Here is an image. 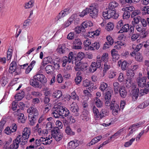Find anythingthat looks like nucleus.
<instances>
[{
	"instance_id": "1",
	"label": "nucleus",
	"mask_w": 149,
	"mask_h": 149,
	"mask_svg": "<svg viewBox=\"0 0 149 149\" xmlns=\"http://www.w3.org/2000/svg\"><path fill=\"white\" fill-rule=\"evenodd\" d=\"M38 81L43 84H45L47 82V79L43 74H38L33 76V79H30L29 83L34 87L41 88V84H40Z\"/></svg>"
},
{
	"instance_id": "2",
	"label": "nucleus",
	"mask_w": 149,
	"mask_h": 149,
	"mask_svg": "<svg viewBox=\"0 0 149 149\" xmlns=\"http://www.w3.org/2000/svg\"><path fill=\"white\" fill-rule=\"evenodd\" d=\"M99 5L98 4L94 3L89 6L88 8L90 11V16L93 18H95L98 16Z\"/></svg>"
},
{
	"instance_id": "3",
	"label": "nucleus",
	"mask_w": 149,
	"mask_h": 149,
	"mask_svg": "<svg viewBox=\"0 0 149 149\" xmlns=\"http://www.w3.org/2000/svg\"><path fill=\"white\" fill-rule=\"evenodd\" d=\"M64 108L63 107L57 106L54 108L52 114L56 118H58L60 116L63 118Z\"/></svg>"
},
{
	"instance_id": "4",
	"label": "nucleus",
	"mask_w": 149,
	"mask_h": 149,
	"mask_svg": "<svg viewBox=\"0 0 149 149\" xmlns=\"http://www.w3.org/2000/svg\"><path fill=\"white\" fill-rule=\"evenodd\" d=\"M27 112L29 113L28 117L34 118H38V112L36 108L31 107L27 109Z\"/></svg>"
},
{
	"instance_id": "5",
	"label": "nucleus",
	"mask_w": 149,
	"mask_h": 149,
	"mask_svg": "<svg viewBox=\"0 0 149 149\" xmlns=\"http://www.w3.org/2000/svg\"><path fill=\"white\" fill-rule=\"evenodd\" d=\"M135 73L134 70L131 69H129L127 70L126 75L127 77V79L126 80L127 82L129 83L130 85V86L132 85V80L134 78Z\"/></svg>"
},
{
	"instance_id": "6",
	"label": "nucleus",
	"mask_w": 149,
	"mask_h": 149,
	"mask_svg": "<svg viewBox=\"0 0 149 149\" xmlns=\"http://www.w3.org/2000/svg\"><path fill=\"white\" fill-rule=\"evenodd\" d=\"M147 77H139L136 80L137 84L139 87L143 88L146 85Z\"/></svg>"
},
{
	"instance_id": "7",
	"label": "nucleus",
	"mask_w": 149,
	"mask_h": 149,
	"mask_svg": "<svg viewBox=\"0 0 149 149\" xmlns=\"http://www.w3.org/2000/svg\"><path fill=\"white\" fill-rule=\"evenodd\" d=\"M56 50L59 53L63 54L68 53L69 51L68 48L64 44L59 45Z\"/></svg>"
},
{
	"instance_id": "8",
	"label": "nucleus",
	"mask_w": 149,
	"mask_h": 149,
	"mask_svg": "<svg viewBox=\"0 0 149 149\" xmlns=\"http://www.w3.org/2000/svg\"><path fill=\"white\" fill-rule=\"evenodd\" d=\"M70 110L72 112L74 116H77L79 115V109L77 104H72L70 108Z\"/></svg>"
},
{
	"instance_id": "9",
	"label": "nucleus",
	"mask_w": 149,
	"mask_h": 149,
	"mask_svg": "<svg viewBox=\"0 0 149 149\" xmlns=\"http://www.w3.org/2000/svg\"><path fill=\"white\" fill-rule=\"evenodd\" d=\"M21 138V135H19L13 141V143L10 146L13 149H17L19 147V143H20V139Z\"/></svg>"
},
{
	"instance_id": "10",
	"label": "nucleus",
	"mask_w": 149,
	"mask_h": 149,
	"mask_svg": "<svg viewBox=\"0 0 149 149\" xmlns=\"http://www.w3.org/2000/svg\"><path fill=\"white\" fill-rule=\"evenodd\" d=\"M93 26V23L91 21H86L83 22L81 24V31L85 32L86 29L87 27L92 26Z\"/></svg>"
},
{
	"instance_id": "11",
	"label": "nucleus",
	"mask_w": 149,
	"mask_h": 149,
	"mask_svg": "<svg viewBox=\"0 0 149 149\" xmlns=\"http://www.w3.org/2000/svg\"><path fill=\"white\" fill-rule=\"evenodd\" d=\"M17 63L15 61H13L10 65V67L9 68V72L10 73L12 74L13 72L16 71L17 74H19L20 73V71L17 72V69L16 68Z\"/></svg>"
},
{
	"instance_id": "12",
	"label": "nucleus",
	"mask_w": 149,
	"mask_h": 149,
	"mask_svg": "<svg viewBox=\"0 0 149 149\" xmlns=\"http://www.w3.org/2000/svg\"><path fill=\"white\" fill-rule=\"evenodd\" d=\"M87 66L86 63H82L79 62L77 64H76L74 68L76 71H79L80 70H86Z\"/></svg>"
},
{
	"instance_id": "13",
	"label": "nucleus",
	"mask_w": 149,
	"mask_h": 149,
	"mask_svg": "<svg viewBox=\"0 0 149 149\" xmlns=\"http://www.w3.org/2000/svg\"><path fill=\"white\" fill-rule=\"evenodd\" d=\"M143 46V44L140 43L137 45H134L132 46V49L133 51L131 53V55L133 56L134 54L138 53V52L141 48Z\"/></svg>"
},
{
	"instance_id": "14",
	"label": "nucleus",
	"mask_w": 149,
	"mask_h": 149,
	"mask_svg": "<svg viewBox=\"0 0 149 149\" xmlns=\"http://www.w3.org/2000/svg\"><path fill=\"white\" fill-rule=\"evenodd\" d=\"M82 42L81 40L79 38L75 39L73 43L74 48L75 49H79L81 48Z\"/></svg>"
},
{
	"instance_id": "15",
	"label": "nucleus",
	"mask_w": 149,
	"mask_h": 149,
	"mask_svg": "<svg viewBox=\"0 0 149 149\" xmlns=\"http://www.w3.org/2000/svg\"><path fill=\"white\" fill-rule=\"evenodd\" d=\"M108 13L110 19L112 18L113 19H116L118 18L119 16L118 13H116L115 10L108 9Z\"/></svg>"
},
{
	"instance_id": "16",
	"label": "nucleus",
	"mask_w": 149,
	"mask_h": 149,
	"mask_svg": "<svg viewBox=\"0 0 149 149\" xmlns=\"http://www.w3.org/2000/svg\"><path fill=\"white\" fill-rule=\"evenodd\" d=\"M41 141L40 139H36L35 140L33 144L32 145L31 144L29 146H27L26 148H28V149H34L35 148H36L38 147L41 144Z\"/></svg>"
},
{
	"instance_id": "17",
	"label": "nucleus",
	"mask_w": 149,
	"mask_h": 149,
	"mask_svg": "<svg viewBox=\"0 0 149 149\" xmlns=\"http://www.w3.org/2000/svg\"><path fill=\"white\" fill-rule=\"evenodd\" d=\"M110 109H112V113H118L120 110L119 106L118 104H113V102L111 103Z\"/></svg>"
},
{
	"instance_id": "18",
	"label": "nucleus",
	"mask_w": 149,
	"mask_h": 149,
	"mask_svg": "<svg viewBox=\"0 0 149 149\" xmlns=\"http://www.w3.org/2000/svg\"><path fill=\"white\" fill-rule=\"evenodd\" d=\"M31 133L30 129L26 127L24 129V130L22 133V136L24 138H29Z\"/></svg>"
},
{
	"instance_id": "19",
	"label": "nucleus",
	"mask_w": 149,
	"mask_h": 149,
	"mask_svg": "<svg viewBox=\"0 0 149 149\" xmlns=\"http://www.w3.org/2000/svg\"><path fill=\"white\" fill-rule=\"evenodd\" d=\"M100 46V45L99 42H95L92 43L91 45L88 47V49L90 50H93L95 49L97 50L99 48Z\"/></svg>"
},
{
	"instance_id": "20",
	"label": "nucleus",
	"mask_w": 149,
	"mask_h": 149,
	"mask_svg": "<svg viewBox=\"0 0 149 149\" xmlns=\"http://www.w3.org/2000/svg\"><path fill=\"white\" fill-rule=\"evenodd\" d=\"M130 25L129 24H125L122 28H120V29L119 31L120 33H123V32H127L129 29Z\"/></svg>"
},
{
	"instance_id": "21",
	"label": "nucleus",
	"mask_w": 149,
	"mask_h": 149,
	"mask_svg": "<svg viewBox=\"0 0 149 149\" xmlns=\"http://www.w3.org/2000/svg\"><path fill=\"white\" fill-rule=\"evenodd\" d=\"M81 72L78 71L76 74V77L75 79V82L77 85L79 84L82 79V77L80 75L81 74Z\"/></svg>"
},
{
	"instance_id": "22",
	"label": "nucleus",
	"mask_w": 149,
	"mask_h": 149,
	"mask_svg": "<svg viewBox=\"0 0 149 149\" xmlns=\"http://www.w3.org/2000/svg\"><path fill=\"white\" fill-rule=\"evenodd\" d=\"M119 92L122 97L124 98L126 96L127 92L125 89V87H120V88Z\"/></svg>"
},
{
	"instance_id": "23",
	"label": "nucleus",
	"mask_w": 149,
	"mask_h": 149,
	"mask_svg": "<svg viewBox=\"0 0 149 149\" xmlns=\"http://www.w3.org/2000/svg\"><path fill=\"white\" fill-rule=\"evenodd\" d=\"M77 142V141L76 140L70 141L68 143L69 148L71 149L75 148L79 145Z\"/></svg>"
},
{
	"instance_id": "24",
	"label": "nucleus",
	"mask_w": 149,
	"mask_h": 149,
	"mask_svg": "<svg viewBox=\"0 0 149 149\" xmlns=\"http://www.w3.org/2000/svg\"><path fill=\"white\" fill-rule=\"evenodd\" d=\"M118 5V3L115 1H112L109 3L107 9L115 10V8L117 7Z\"/></svg>"
},
{
	"instance_id": "25",
	"label": "nucleus",
	"mask_w": 149,
	"mask_h": 149,
	"mask_svg": "<svg viewBox=\"0 0 149 149\" xmlns=\"http://www.w3.org/2000/svg\"><path fill=\"white\" fill-rule=\"evenodd\" d=\"M108 114V112L105 111V109H102L100 111V113H99L98 115H97V118L102 119L103 117L107 116Z\"/></svg>"
},
{
	"instance_id": "26",
	"label": "nucleus",
	"mask_w": 149,
	"mask_h": 149,
	"mask_svg": "<svg viewBox=\"0 0 149 149\" xmlns=\"http://www.w3.org/2000/svg\"><path fill=\"white\" fill-rule=\"evenodd\" d=\"M24 92L22 91L21 93L17 94L15 96V98L16 100H20L24 97Z\"/></svg>"
},
{
	"instance_id": "27",
	"label": "nucleus",
	"mask_w": 149,
	"mask_h": 149,
	"mask_svg": "<svg viewBox=\"0 0 149 149\" xmlns=\"http://www.w3.org/2000/svg\"><path fill=\"white\" fill-rule=\"evenodd\" d=\"M55 68L52 65H47L45 67V70L47 73L51 74L54 69Z\"/></svg>"
},
{
	"instance_id": "28",
	"label": "nucleus",
	"mask_w": 149,
	"mask_h": 149,
	"mask_svg": "<svg viewBox=\"0 0 149 149\" xmlns=\"http://www.w3.org/2000/svg\"><path fill=\"white\" fill-rule=\"evenodd\" d=\"M41 144L45 145L50 144L52 142V140H50V139H46L45 138L42 137L40 138Z\"/></svg>"
},
{
	"instance_id": "29",
	"label": "nucleus",
	"mask_w": 149,
	"mask_h": 149,
	"mask_svg": "<svg viewBox=\"0 0 149 149\" xmlns=\"http://www.w3.org/2000/svg\"><path fill=\"white\" fill-rule=\"evenodd\" d=\"M82 112V114L81 115V117L82 118V119L83 120H88L89 119V118L88 116V112L86 110H85L84 109Z\"/></svg>"
},
{
	"instance_id": "30",
	"label": "nucleus",
	"mask_w": 149,
	"mask_h": 149,
	"mask_svg": "<svg viewBox=\"0 0 149 149\" xmlns=\"http://www.w3.org/2000/svg\"><path fill=\"white\" fill-rule=\"evenodd\" d=\"M141 17L139 16H137L136 17H134L133 19L134 21H132V23L133 26H135L136 24H137L139 22L141 21Z\"/></svg>"
},
{
	"instance_id": "31",
	"label": "nucleus",
	"mask_w": 149,
	"mask_h": 149,
	"mask_svg": "<svg viewBox=\"0 0 149 149\" xmlns=\"http://www.w3.org/2000/svg\"><path fill=\"white\" fill-rule=\"evenodd\" d=\"M51 133L52 137L54 136V135H55V136L57 135L58 134H62L61 132H60L59 129L58 127L54 128L53 130L52 131Z\"/></svg>"
},
{
	"instance_id": "32",
	"label": "nucleus",
	"mask_w": 149,
	"mask_h": 149,
	"mask_svg": "<svg viewBox=\"0 0 149 149\" xmlns=\"http://www.w3.org/2000/svg\"><path fill=\"white\" fill-rule=\"evenodd\" d=\"M139 89L138 88L134 90L132 94V98L134 101L137 100L138 97V93Z\"/></svg>"
},
{
	"instance_id": "33",
	"label": "nucleus",
	"mask_w": 149,
	"mask_h": 149,
	"mask_svg": "<svg viewBox=\"0 0 149 149\" xmlns=\"http://www.w3.org/2000/svg\"><path fill=\"white\" fill-rule=\"evenodd\" d=\"M17 115L18 116V120L19 122L21 123H24L26 119L24 116V115L23 113H18L17 114Z\"/></svg>"
},
{
	"instance_id": "34",
	"label": "nucleus",
	"mask_w": 149,
	"mask_h": 149,
	"mask_svg": "<svg viewBox=\"0 0 149 149\" xmlns=\"http://www.w3.org/2000/svg\"><path fill=\"white\" fill-rule=\"evenodd\" d=\"M62 95V93L61 91L57 90L53 93L52 96L54 98H58L60 97Z\"/></svg>"
},
{
	"instance_id": "35",
	"label": "nucleus",
	"mask_w": 149,
	"mask_h": 149,
	"mask_svg": "<svg viewBox=\"0 0 149 149\" xmlns=\"http://www.w3.org/2000/svg\"><path fill=\"white\" fill-rule=\"evenodd\" d=\"M65 132L67 134L70 136L74 135L75 134V132L72 131L69 126H68L66 127Z\"/></svg>"
},
{
	"instance_id": "36",
	"label": "nucleus",
	"mask_w": 149,
	"mask_h": 149,
	"mask_svg": "<svg viewBox=\"0 0 149 149\" xmlns=\"http://www.w3.org/2000/svg\"><path fill=\"white\" fill-rule=\"evenodd\" d=\"M73 19L72 17L68 19L63 24V28H66L68 27L72 22Z\"/></svg>"
},
{
	"instance_id": "37",
	"label": "nucleus",
	"mask_w": 149,
	"mask_h": 149,
	"mask_svg": "<svg viewBox=\"0 0 149 149\" xmlns=\"http://www.w3.org/2000/svg\"><path fill=\"white\" fill-rule=\"evenodd\" d=\"M97 68H97L95 62H93L89 68V70L91 72H93L96 71Z\"/></svg>"
},
{
	"instance_id": "38",
	"label": "nucleus",
	"mask_w": 149,
	"mask_h": 149,
	"mask_svg": "<svg viewBox=\"0 0 149 149\" xmlns=\"http://www.w3.org/2000/svg\"><path fill=\"white\" fill-rule=\"evenodd\" d=\"M135 55V58L138 61L141 62L143 61V58L142 55L140 53H137L136 54H134Z\"/></svg>"
},
{
	"instance_id": "39",
	"label": "nucleus",
	"mask_w": 149,
	"mask_h": 149,
	"mask_svg": "<svg viewBox=\"0 0 149 149\" xmlns=\"http://www.w3.org/2000/svg\"><path fill=\"white\" fill-rule=\"evenodd\" d=\"M114 90L116 93H118L119 92L120 88V85L119 83L117 82H115L113 83Z\"/></svg>"
},
{
	"instance_id": "40",
	"label": "nucleus",
	"mask_w": 149,
	"mask_h": 149,
	"mask_svg": "<svg viewBox=\"0 0 149 149\" xmlns=\"http://www.w3.org/2000/svg\"><path fill=\"white\" fill-rule=\"evenodd\" d=\"M95 101V104L98 107L100 108L102 106V102L98 98L96 97Z\"/></svg>"
},
{
	"instance_id": "41",
	"label": "nucleus",
	"mask_w": 149,
	"mask_h": 149,
	"mask_svg": "<svg viewBox=\"0 0 149 149\" xmlns=\"http://www.w3.org/2000/svg\"><path fill=\"white\" fill-rule=\"evenodd\" d=\"M34 1L33 0H31L25 4V8H32L33 6Z\"/></svg>"
},
{
	"instance_id": "42",
	"label": "nucleus",
	"mask_w": 149,
	"mask_h": 149,
	"mask_svg": "<svg viewBox=\"0 0 149 149\" xmlns=\"http://www.w3.org/2000/svg\"><path fill=\"white\" fill-rule=\"evenodd\" d=\"M128 63L126 61H123L121 64V67L123 70H126L128 67Z\"/></svg>"
},
{
	"instance_id": "43",
	"label": "nucleus",
	"mask_w": 149,
	"mask_h": 149,
	"mask_svg": "<svg viewBox=\"0 0 149 149\" xmlns=\"http://www.w3.org/2000/svg\"><path fill=\"white\" fill-rule=\"evenodd\" d=\"M107 86L108 84H107L104 82H102L101 83L99 88L101 91H103L106 89Z\"/></svg>"
},
{
	"instance_id": "44",
	"label": "nucleus",
	"mask_w": 149,
	"mask_h": 149,
	"mask_svg": "<svg viewBox=\"0 0 149 149\" xmlns=\"http://www.w3.org/2000/svg\"><path fill=\"white\" fill-rule=\"evenodd\" d=\"M108 59V54L107 53H104L102 56L101 60L104 61V63L107 62Z\"/></svg>"
},
{
	"instance_id": "45",
	"label": "nucleus",
	"mask_w": 149,
	"mask_h": 149,
	"mask_svg": "<svg viewBox=\"0 0 149 149\" xmlns=\"http://www.w3.org/2000/svg\"><path fill=\"white\" fill-rule=\"evenodd\" d=\"M66 15H65V14L63 13V12L62 10L58 13V15L55 18V19L57 21L59 19L63 18Z\"/></svg>"
},
{
	"instance_id": "46",
	"label": "nucleus",
	"mask_w": 149,
	"mask_h": 149,
	"mask_svg": "<svg viewBox=\"0 0 149 149\" xmlns=\"http://www.w3.org/2000/svg\"><path fill=\"white\" fill-rule=\"evenodd\" d=\"M89 10L88 8H86L80 13L79 16L81 17H84L90 13V11H89Z\"/></svg>"
},
{
	"instance_id": "47",
	"label": "nucleus",
	"mask_w": 149,
	"mask_h": 149,
	"mask_svg": "<svg viewBox=\"0 0 149 149\" xmlns=\"http://www.w3.org/2000/svg\"><path fill=\"white\" fill-rule=\"evenodd\" d=\"M114 27V25L113 23L111 22H109L107 24L106 29L108 31H110L113 29Z\"/></svg>"
},
{
	"instance_id": "48",
	"label": "nucleus",
	"mask_w": 149,
	"mask_h": 149,
	"mask_svg": "<svg viewBox=\"0 0 149 149\" xmlns=\"http://www.w3.org/2000/svg\"><path fill=\"white\" fill-rule=\"evenodd\" d=\"M135 138H132L130 139L129 141L126 142L124 145V146L127 147L131 146L132 143L135 141Z\"/></svg>"
},
{
	"instance_id": "49",
	"label": "nucleus",
	"mask_w": 149,
	"mask_h": 149,
	"mask_svg": "<svg viewBox=\"0 0 149 149\" xmlns=\"http://www.w3.org/2000/svg\"><path fill=\"white\" fill-rule=\"evenodd\" d=\"M63 118H64V116L66 117L67 116H70V111L67 109H65L64 108V110H63Z\"/></svg>"
},
{
	"instance_id": "50",
	"label": "nucleus",
	"mask_w": 149,
	"mask_h": 149,
	"mask_svg": "<svg viewBox=\"0 0 149 149\" xmlns=\"http://www.w3.org/2000/svg\"><path fill=\"white\" fill-rule=\"evenodd\" d=\"M107 41L106 43H109L110 45H112L113 44L114 41L113 39L110 36H108L106 37Z\"/></svg>"
},
{
	"instance_id": "51",
	"label": "nucleus",
	"mask_w": 149,
	"mask_h": 149,
	"mask_svg": "<svg viewBox=\"0 0 149 149\" xmlns=\"http://www.w3.org/2000/svg\"><path fill=\"white\" fill-rule=\"evenodd\" d=\"M25 104L22 102H20L17 107V108H19V109H17V112L19 113L20 111V110H23L25 107Z\"/></svg>"
},
{
	"instance_id": "52",
	"label": "nucleus",
	"mask_w": 149,
	"mask_h": 149,
	"mask_svg": "<svg viewBox=\"0 0 149 149\" xmlns=\"http://www.w3.org/2000/svg\"><path fill=\"white\" fill-rule=\"evenodd\" d=\"M62 59V62H63L62 66L63 67H65L67 63H69V59L66 56L63 57Z\"/></svg>"
},
{
	"instance_id": "53",
	"label": "nucleus",
	"mask_w": 149,
	"mask_h": 149,
	"mask_svg": "<svg viewBox=\"0 0 149 149\" xmlns=\"http://www.w3.org/2000/svg\"><path fill=\"white\" fill-rule=\"evenodd\" d=\"M107 95L105 94L104 95V101L105 104L106 105L110 104L111 101V97L107 96Z\"/></svg>"
},
{
	"instance_id": "54",
	"label": "nucleus",
	"mask_w": 149,
	"mask_h": 149,
	"mask_svg": "<svg viewBox=\"0 0 149 149\" xmlns=\"http://www.w3.org/2000/svg\"><path fill=\"white\" fill-rule=\"evenodd\" d=\"M100 57H98V56H97V59L96 62H95V65L97 66V68H100L101 65L102 61L100 60Z\"/></svg>"
},
{
	"instance_id": "55",
	"label": "nucleus",
	"mask_w": 149,
	"mask_h": 149,
	"mask_svg": "<svg viewBox=\"0 0 149 149\" xmlns=\"http://www.w3.org/2000/svg\"><path fill=\"white\" fill-rule=\"evenodd\" d=\"M70 97L72 99L74 100H77L78 101L79 100V97L74 91L73 92L71 93Z\"/></svg>"
},
{
	"instance_id": "56",
	"label": "nucleus",
	"mask_w": 149,
	"mask_h": 149,
	"mask_svg": "<svg viewBox=\"0 0 149 149\" xmlns=\"http://www.w3.org/2000/svg\"><path fill=\"white\" fill-rule=\"evenodd\" d=\"M12 50L11 49H9L7 52V58L8 60H9L11 58L12 56Z\"/></svg>"
},
{
	"instance_id": "57",
	"label": "nucleus",
	"mask_w": 149,
	"mask_h": 149,
	"mask_svg": "<svg viewBox=\"0 0 149 149\" xmlns=\"http://www.w3.org/2000/svg\"><path fill=\"white\" fill-rule=\"evenodd\" d=\"M92 83L88 79H86L83 82L82 85L84 87L89 86V85Z\"/></svg>"
},
{
	"instance_id": "58",
	"label": "nucleus",
	"mask_w": 149,
	"mask_h": 149,
	"mask_svg": "<svg viewBox=\"0 0 149 149\" xmlns=\"http://www.w3.org/2000/svg\"><path fill=\"white\" fill-rule=\"evenodd\" d=\"M54 138L55 140L57 141H60L62 138L63 136L62 134H60L56 136H55V135H54V136L52 137Z\"/></svg>"
},
{
	"instance_id": "59",
	"label": "nucleus",
	"mask_w": 149,
	"mask_h": 149,
	"mask_svg": "<svg viewBox=\"0 0 149 149\" xmlns=\"http://www.w3.org/2000/svg\"><path fill=\"white\" fill-rule=\"evenodd\" d=\"M130 11L124 12L123 15V18L124 19H128L130 17Z\"/></svg>"
},
{
	"instance_id": "60",
	"label": "nucleus",
	"mask_w": 149,
	"mask_h": 149,
	"mask_svg": "<svg viewBox=\"0 0 149 149\" xmlns=\"http://www.w3.org/2000/svg\"><path fill=\"white\" fill-rule=\"evenodd\" d=\"M93 113L95 116V118H97V115H98L99 113L98 110L96 108L95 106H94L92 108Z\"/></svg>"
},
{
	"instance_id": "61",
	"label": "nucleus",
	"mask_w": 149,
	"mask_h": 149,
	"mask_svg": "<svg viewBox=\"0 0 149 149\" xmlns=\"http://www.w3.org/2000/svg\"><path fill=\"white\" fill-rule=\"evenodd\" d=\"M4 131L5 133L8 135H10L11 134V133L13 132L11 130L10 128L9 127H6Z\"/></svg>"
},
{
	"instance_id": "62",
	"label": "nucleus",
	"mask_w": 149,
	"mask_h": 149,
	"mask_svg": "<svg viewBox=\"0 0 149 149\" xmlns=\"http://www.w3.org/2000/svg\"><path fill=\"white\" fill-rule=\"evenodd\" d=\"M122 131V129L120 130L119 131H118L116 133H115L114 135H113L111 136L110 137V139H112V138H115L116 137L120 135V134L121 132Z\"/></svg>"
},
{
	"instance_id": "63",
	"label": "nucleus",
	"mask_w": 149,
	"mask_h": 149,
	"mask_svg": "<svg viewBox=\"0 0 149 149\" xmlns=\"http://www.w3.org/2000/svg\"><path fill=\"white\" fill-rule=\"evenodd\" d=\"M103 72H106V71L110 68V66L107 62L104 63Z\"/></svg>"
},
{
	"instance_id": "64",
	"label": "nucleus",
	"mask_w": 149,
	"mask_h": 149,
	"mask_svg": "<svg viewBox=\"0 0 149 149\" xmlns=\"http://www.w3.org/2000/svg\"><path fill=\"white\" fill-rule=\"evenodd\" d=\"M142 11H144V12L146 14L147 13L149 14V6H145L141 8Z\"/></svg>"
}]
</instances>
